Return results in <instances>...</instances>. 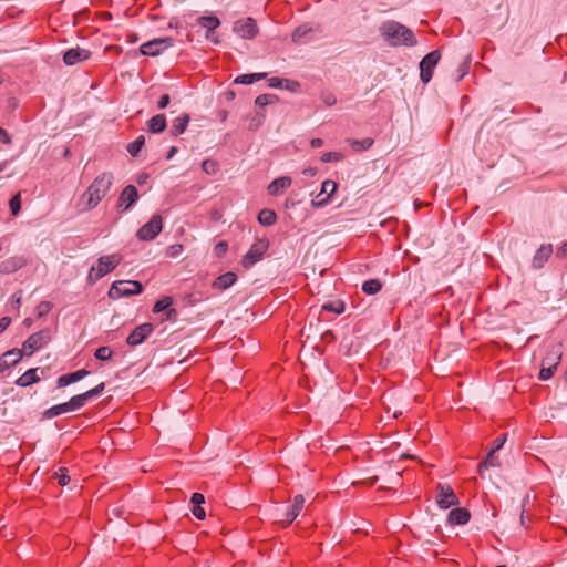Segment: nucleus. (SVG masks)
<instances>
[{"label":"nucleus","instance_id":"f257e3e1","mask_svg":"<svg viewBox=\"0 0 567 567\" xmlns=\"http://www.w3.org/2000/svg\"><path fill=\"white\" fill-rule=\"evenodd\" d=\"M113 178V174L110 172L97 175L80 198L79 206H81V210L86 212L95 208L109 193Z\"/></svg>","mask_w":567,"mask_h":567},{"label":"nucleus","instance_id":"f03ea898","mask_svg":"<svg viewBox=\"0 0 567 567\" xmlns=\"http://www.w3.org/2000/svg\"><path fill=\"white\" fill-rule=\"evenodd\" d=\"M380 32L384 40L394 47H413L417 42L413 31L396 21H386L382 23Z\"/></svg>","mask_w":567,"mask_h":567},{"label":"nucleus","instance_id":"7ed1b4c3","mask_svg":"<svg viewBox=\"0 0 567 567\" xmlns=\"http://www.w3.org/2000/svg\"><path fill=\"white\" fill-rule=\"evenodd\" d=\"M121 261H122V256L118 254H112V255H106V256L100 257L97 259V265L91 267V269L89 271L87 280L91 284H94L95 281H97L99 279L104 277L105 275L113 271L121 264Z\"/></svg>","mask_w":567,"mask_h":567},{"label":"nucleus","instance_id":"20e7f679","mask_svg":"<svg viewBox=\"0 0 567 567\" xmlns=\"http://www.w3.org/2000/svg\"><path fill=\"white\" fill-rule=\"evenodd\" d=\"M142 291L143 286L137 280H117L112 284L107 295L111 299H120L140 295Z\"/></svg>","mask_w":567,"mask_h":567},{"label":"nucleus","instance_id":"39448f33","mask_svg":"<svg viewBox=\"0 0 567 567\" xmlns=\"http://www.w3.org/2000/svg\"><path fill=\"white\" fill-rule=\"evenodd\" d=\"M269 248V240L266 238L257 239L246 255L241 259V265L245 268H250L259 260L262 259L264 255Z\"/></svg>","mask_w":567,"mask_h":567},{"label":"nucleus","instance_id":"423d86ee","mask_svg":"<svg viewBox=\"0 0 567 567\" xmlns=\"http://www.w3.org/2000/svg\"><path fill=\"white\" fill-rule=\"evenodd\" d=\"M163 229V218L161 215H153L151 219L143 225L136 233V237L142 241L153 240Z\"/></svg>","mask_w":567,"mask_h":567},{"label":"nucleus","instance_id":"0eeeda50","mask_svg":"<svg viewBox=\"0 0 567 567\" xmlns=\"http://www.w3.org/2000/svg\"><path fill=\"white\" fill-rule=\"evenodd\" d=\"M50 340V331L41 330L31 334L22 344V354L31 355L34 351L41 349Z\"/></svg>","mask_w":567,"mask_h":567},{"label":"nucleus","instance_id":"6e6552de","mask_svg":"<svg viewBox=\"0 0 567 567\" xmlns=\"http://www.w3.org/2000/svg\"><path fill=\"white\" fill-rule=\"evenodd\" d=\"M173 45L174 40L169 37L156 38L143 43L140 48V51L143 55L156 56Z\"/></svg>","mask_w":567,"mask_h":567},{"label":"nucleus","instance_id":"1a4fd4ad","mask_svg":"<svg viewBox=\"0 0 567 567\" xmlns=\"http://www.w3.org/2000/svg\"><path fill=\"white\" fill-rule=\"evenodd\" d=\"M441 59L439 50H434L426 54L420 62V78L422 82L429 83L433 76V70Z\"/></svg>","mask_w":567,"mask_h":567},{"label":"nucleus","instance_id":"9d476101","mask_svg":"<svg viewBox=\"0 0 567 567\" xmlns=\"http://www.w3.org/2000/svg\"><path fill=\"white\" fill-rule=\"evenodd\" d=\"M104 388H105L104 382H101L93 389H91L84 393L72 396L68 401L71 412L83 408L89 400L94 399V398L99 396L100 394H102V392L104 391Z\"/></svg>","mask_w":567,"mask_h":567},{"label":"nucleus","instance_id":"9b49d317","mask_svg":"<svg viewBox=\"0 0 567 567\" xmlns=\"http://www.w3.org/2000/svg\"><path fill=\"white\" fill-rule=\"evenodd\" d=\"M233 31L244 39H254L258 34V27L252 18L237 20Z\"/></svg>","mask_w":567,"mask_h":567},{"label":"nucleus","instance_id":"f8f14e48","mask_svg":"<svg viewBox=\"0 0 567 567\" xmlns=\"http://www.w3.org/2000/svg\"><path fill=\"white\" fill-rule=\"evenodd\" d=\"M154 331L152 323L145 322L137 326L126 338L128 346L135 347L143 343Z\"/></svg>","mask_w":567,"mask_h":567},{"label":"nucleus","instance_id":"ddd939ff","mask_svg":"<svg viewBox=\"0 0 567 567\" xmlns=\"http://www.w3.org/2000/svg\"><path fill=\"white\" fill-rule=\"evenodd\" d=\"M440 493L437 495V505L441 508H449L458 504V498L451 486L439 485Z\"/></svg>","mask_w":567,"mask_h":567},{"label":"nucleus","instance_id":"4468645a","mask_svg":"<svg viewBox=\"0 0 567 567\" xmlns=\"http://www.w3.org/2000/svg\"><path fill=\"white\" fill-rule=\"evenodd\" d=\"M138 199V192L134 185H127L120 194L117 207L123 210L130 209Z\"/></svg>","mask_w":567,"mask_h":567},{"label":"nucleus","instance_id":"2eb2a0df","mask_svg":"<svg viewBox=\"0 0 567 567\" xmlns=\"http://www.w3.org/2000/svg\"><path fill=\"white\" fill-rule=\"evenodd\" d=\"M90 56L91 52L89 50L76 47L69 49L64 53L63 61L66 65H74L79 62L87 60Z\"/></svg>","mask_w":567,"mask_h":567},{"label":"nucleus","instance_id":"dca6fc26","mask_svg":"<svg viewBox=\"0 0 567 567\" xmlns=\"http://www.w3.org/2000/svg\"><path fill=\"white\" fill-rule=\"evenodd\" d=\"M23 354L20 349H11L4 352L0 357V373H3L11 367L16 365L21 359Z\"/></svg>","mask_w":567,"mask_h":567},{"label":"nucleus","instance_id":"f3484780","mask_svg":"<svg viewBox=\"0 0 567 567\" xmlns=\"http://www.w3.org/2000/svg\"><path fill=\"white\" fill-rule=\"evenodd\" d=\"M27 265V259L22 256H12L0 262V272L4 275L13 274Z\"/></svg>","mask_w":567,"mask_h":567},{"label":"nucleus","instance_id":"a211bd4d","mask_svg":"<svg viewBox=\"0 0 567 567\" xmlns=\"http://www.w3.org/2000/svg\"><path fill=\"white\" fill-rule=\"evenodd\" d=\"M305 505V497L301 494H298L293 497L292 504L289 509L285 514V519L282 520L286 526L290 525L301 513Z\"/></svg>","mask_w":567,"mask_h":567},{"label":"nucleus","instance_id":"6ab92c4d","mask_svg":"<svg viewBox=\"0 0 567 567\" xmlns=\"http://www.w3.org/2000/svg\"><path fill=\"white\" fill-rule=\"evenodd\" d=\"M337 183L331 181V179H327L322 183L321 185V192L320 194L318 195L321 196V195H326V197H323L322 199L316 202V200H312V206L313 207H322L324 205H327L331 198V196L334 194V192L337 190Z\"/></svg>","mask_w":567,"mask_h":567},{"label":"nucleus","instance_id":"aec40b11","mask_svg":"<svg viewBox=\"0 0 567 567\" xmlns=\"http://www.w3.org/2000/svg\"><path fill=\"white\" fill-rule=\"evenodd\" d=\"M89 374L90 371L85 369H81L72 373L62 374L61 377L58 378L56 384L59 388H63L84 379Z\"/></svg>","mask_w":567,"mask_h":567},{"label":"nucleus","instance_id":"412c9836","mask_svg":"<svg viewBox=\"0 0 567 567\" xmlns=\"http://www.w3.org/2000/svg\"><path fill=\"white\" fill-rule=\"evenodd\" d=\"M553 254V246L551 244H543L536 251L533 258V267L534 268H542L545 262L548 260L550 255Z\"/></svg>","mask_w":567,"mask_h":567},{"label":"nucleus","instance_id":"4be33fe9","mask_svg":"<svg viewBox=\"0 0 567 567\" xmlns=\"http://www.w3.org/2000/svg\"><path fill=\"white\" fill-rule=\"evenodd\" d=\"M237 280V275L233 271H228V272H225L220 276H218L212 287L213 289H217V290H225V289H228L229 287H231Z\"/></svg>","mask_w":567,"mask_h":567},{"label":"nucleus","instance_id":"5701e85b","mask_svg":"<svg viewBox=\"0 0 567 567\" xmlns=\"http://www.w3.org/2000/svg\"><path fill=\"white\" fill-rule=\"evenodd\" d=\"M172 303H173L172 297H164L155 302V305L153 307V312L159 313L162 311H166V313H165L166 320H171L173 318V316L176 315V310L171 308Z\"/></svg>","mask_w":567,"mask_h":567},{"label":"nucleus","instance_id":"b1692460","mask_svg":"<svg viewBox=\"0 0 567 567\" xmlns=\"http://www.w3.org/2000/svg\"><path fill=\"white\" fill-rule=\"evenodd\" d=\"M471 518L470 512L464 507H457L449 513V523L452 525L466 524Z\"/></svg>","mask_w":567,"mask_h":567},{"label":"nucleus","instance_id":"393cba45","mask_svg":"<svg viewBox=\"0 0 567 567\" xmlns=\"http://www.w3.org/2000/svg\"><path fill=\"white\" fill-rule=\"evenodd\" d=\"M292 181L288 176H282L274 179L269 186L268 192L272 196L279 195L284 189L288 188L291 185Z\"/></svg>","mask_w":567,"mask_h":567},{"label":"nucleus","instance_id":"a878e982","mask_svg":"<svg viewBox=\"0 0 567 567\" xmlns=\"http://www.w3.org/2000/svg\"><path fill=\"white\" fill-rule=\"evenodd\" d=\"M166 128V117L157 114L147 121V130L153 134L162 133Z\"/></svg>","mask_w":567,"mask_h":567},{"label":"nucleus","instance_id":"bb28decb","mask_svg":"<svg viewBox=\"0 0 567 567\" xmlns=\"http://www.w3.org/2000/svg\"><path fill=\"white\" fill-rule=\"evenodd\" d=\"M501 462L498 460V456L496 455V452L489 451L486 457L478 464V474L483 477L484 472L488 467H499Z\"/></svg>","mask_w":567,"mask_h":567},{"label":"nucleus","instance_id":"cd10ccee","mask_svg":"<svg viewBox=\"0 0 567 567\" xmlns=\"http://www.w3.org/2000/svg\"><path fill=\"white\" fill-rule=\"evenodd\" d=\"M189 120H190V117L188 114H183V115L176 117L173 121V125L171 128L172 135L177 136V135L183 134L188 126Z\"/></svg>","mask_w":567,"mask_h":567},{"label":"nucleus","instance_id":"c85d7f7f","mask_svg":"<svg viewBox=\"0 0 567 567\" xmlns=\"http://www.w3.org/2000/svg\"><path fill=\"white\" fill-rule=\"evenodd\" d=\"M197 23L208 33H213L220 25V20L216 16H202L197 19Z\"/></svg>","mask_w":567,"mask_h":567},{"label":"nucleus","instance_id":"c756f323","mask_svg":"<svg viewBox=\"0 0 567 567\" xmlns=\"http://www.w3.org/2000/svg\"><path fill=\"white\" fill-rule=\"evenodd\" d=\"M38 369H29L21 377L18 378L16 384L22 388L37 383L40 379L37 374Z\"/></svg>","mask_w":567,"mask_h":567},{"label":"nucleus","instance_id":"7c9ffc66","mask_svg":"<svg viewBox=\"0 0 567 567\" xmlns=\"http://www.w3.org/2000/svg\"><path fill=\"white\" fill-rule=\"evenodd\" d=\"M69 412H71L70 405L68 402H64V403L56 404V405H53V406L47 409L43 412V417L53 419V417H56L61 414L69 413Z\"/></svg>","mask_w":567,"mask_h":567},{"label":"nucleus","instance_id":"2f4dec72","mask_svg":"<svg viewBox=\"0 0 567 567\" xmlns=\"http://www.w3.org/2000/svg\"><path fill=\"white\" fill-rule=\"evenodd\" d=\"M258 221L262 226H271L277 221V215L274 210L265 208L259 212Z\"/></svg>","mask_w":567,"mask_h":567},{"label":"nucleus","instance_id":"473e14b6","mask_svg":"<svg viewBox=\"0 0 567 567\" xmlns=\"http://www.w3.org/2000/svg\"><path fill=\"white\" fill-rule=\"evenodd\" d=\"M382 288V282L379 279H369L362 284V291L367 295H375Z\"/></svg>","mask_w":567,"mask_h":567},{"label":"nucleus","instance_id":"72a5a7b5","mask_svg":"<svg viewBox=\"0 0 567 567\" xmlns=\"http://www.w3.org/2000/svg\"><path fill=\"white\" fill-rule=\"evenodd\" d=\"M144 144H145V136L140 135L133 142L127 144V147H126L127 152L130 153L131 156L136 157L138 155L140 151L142 150V147L144 146Z\"/></svg>","mask_w":567,"mask_h":567},{"label":"nucleus","instance_id":"f704fd0d","mask_svg":"<svg viewBox=\"0 0 567 567\" xmlns=\"http://www.w3.org/2000/svg\"><path fill=\"white\" fill-rule=\"evenodd\" d=\"M311 32H312V29L310 27H308L306 24L300 25L295 29V31L292 33V41L295 43H302L303 40L307 38V35Z\"/></svg>","mask_w":567,"mask_h":567},{"label":"nucleus","instance_id":"c9c22d12","mask_svg":"<svg viewBox=\"0 0 567 567\" xmlns=\"http://www.w3.org/2000/svg\"><path fill=\"white\" fill-rule=\"evenodd\" d=\"M321 310L340 315L344 311V302L341 300L329 301L322 305Z\"/></svg>","mask_w":567,"mask_h":567},{"label":"nucleus","instance_id":"e433bc0d","mask_svg":"<svg viewBox=\"0 0 567 567\" xmlns=\"http://www.w3.org/2000/svg\"><path fill=\"white\" fill-rule=\"evenodd\" d=\"M266 76V73H251V74H243L235 79V83L238 84H252L256 81H259Z\"/></svg>","mask_w":567,"mask_h":567},{"label":"nucleus","instance_id":"4c0bfd02","mask_svg":"<svg viewBox=\"0 0 567 567\" xmlns=\"http://www.w3.org/2000/svg\"><path fill=\"white\" fill-rule=\"evenodd\" d=\"M372 144H373V140L370 137H367L363 140H351L350 141V145L355 151H365V150L370 148L372 146Z\"/></svg>","mask_w":567,"mask_h":567},{"label":"nucleus","instance_id":"58836bf2","mask_svg":"<svg viewBox=\"0 0 567 567\" xmlns=\"http://www.w3.org/2000/svg\"><path fill=\"white\" fill-rule=\"evenodd\" d=\"M113 355V351L110 347L103 346L95 350L94 357L100 361L110 360Z\"/></svg>","mask_w":567,"mask_h":567},{"label":"nucleus","instance_id":"ea45409f","mask_svg":"<svg viewBox=\"0 0 567 567\" xmlns=\"http://www.w3.org/2000/svg\"><path fill=\"white\" fill-rule=\"evenodd\" d=\"M278 99L274 94H260L256 97L255 104L259 107H264L268 104L276 102Z\"/></svg>","mask_w":567,"mask_h":567},{"label":"nucleus","instance_id":"a19ab883","mask_svg":"<svg viewBox=\"0 0 567 567\" xmlns=\"http://www.w3.org/2000/svg\"><path fill=\"white\" fill-rule=\"evenodd\" d=\"M202 168L205 173L214 175L218 171V163L214 159H205L202 164Z\"/></svg>","mask_w":567,"mask_h":567},{"label":"nucleus","instance_id":"79ce46f5","mask_svg":"<svg viewBox=\"0 0 567 567\" xmlns=\"http://www.w3.org/2000/svg\"><path fill=\"white\" fill-rule=\"evenodd\" d=\"M52 309V303L50 301H41L37 308L35 313L39 318L47 316Z\"/></svg>","mask_w":567,"mask_h":567},{"label":"nucleus","instance_id":"37998d69","mask_svg":"<svg viewBox=\"0 0 567 567\" xmlns=\"http://www.w3.org/2000/svg\"><path fill=\"white\" fill-rule=\"evenodd\" d=\"M54 476L61 486H65L70 483V476L68 474V468L65 467H60L59 472H56Z\"/></svg>","mask_w":567,"mask_h":567},{"label":"nucleus","instance_id":"c03bdc74","mask_svg":"<svg viewBox=\"0 0 567 567\" xmlns=\"http://www.w3.org/2000/svg\"><path fill=\"white\" fill-rule=\"evenodd\" d=\"M9 207H10V210H11V214L13 216H17L21 209V198H20V194H17L14 195L10 200H9Z\"/></svg>","mask_w":567,"mask_h":567},{"label":"nucleus","instance_id":"a18cd8bd","mask_svg":"<svg viewBox=\"0 0 567 567\" xmlns=\"http://www.w3.org/2000/svg\"><path fill=\"white\" fill-rule=\"evenodd\" d=\"M184 250L183 245L181 244H174L167 247L166 249V256L169 258H176L178 257Z\"/></svg>","mask_w":567,"mask_h":567},{"label":"nucleus","instance_id":"49530a36","mask_svg":"<svg viewBox=\"0 0 567 567\" xmlns=\"http://www.w3.org/2000/svg\"><path fill=\"white\" fill-rule=\"evenodd\" d=\"M342 158L343 155L338 152H327L321 156L323 163L340 162Z\"/></svg>","mask_w":567,"mask_h":567},{"label":"nucleus","instance_id":"de8ad7c7","mask_svg":"<svg viewBox=\"0 0 567 567\" xmlns=\"http://www.w3.org/2000/svg\"><path fill=\"white\" fill-rule=\"evenodd\" d=\"M556 365L557 364H553V365L547 367V368L542 367V369L539 371L538 378L540 380H543V381L550 379L553 377V374H554V371L556 370Z\"/></svg>","mask_w":567,"mask_h":567},{"label":"nucleus","instance_id":"09e8293b","mask_svg":"<svg viewBox=\"0 0 567 567\" xmlns=\"http://www.w3.org/2000/svg\"><path fill=\"white\" fill-rule=\"evenodd\" d=\"M284 82L292 83L293 85H298L297 82L289 81V80H284V79H280V78H271V79H269L268 84H269L270 87H281Z\"/></svg>","mask_w":567,"mask_h":567},{"label":"nucleus","instance_id":"8fccbe9b","mask_svg":"<svg viewBox=\"0 0 567 567\" xmlns=\"http://www.w3.org/2000/svg\"><path fill=\"white\" fill-rule=\"evenodd\" d=\"M506 436L507 434H502L497 436L493 442V447L491 451L497 452L498 450H501L506 441Z\"/></svg>","mask_w":567,"mask_h":567},{"label":"nucleus","instance_id":"3c124183","mask_svg":"<svg viewBox=\"0 0 567 567\" xmlns=\"http://www.w3.org/2000/svg\"><path fill=\"white\" fill-rule=\"evenodd\" d=\"M322 101L324 102V104L327 106H332L337 103V99L333 94L331 93H324L322 94Z\"/></svg>","mask_w":567,"mask_h":567},{"label":"nucleus","instance_id":"603ef678","mask_svg":"<svg viewBox=\"0 0 567 567\" xmlns=\"http://www.w3.org/2000/svg\"><path fill=\"white\" fill-rule=\"evenodd\" d=\"M190 502L193 503L194 506L202 505L205 503V497L200 493H194L192 495Z\"/></svg>","mask_w":567,"mask_h":567},{"label":"nucleus","instance_id":"864d4df0","mask_svg":"<svg viewBox=\"0 0 567 567\" xmlns=\"http://www.w3.org/2000/svg\"><path fill=\"white\" fill-rule=\"evenodd\" d=\"M193 515L197 519H204L206 517V513H205L204 508L202 507V505H197V506L193 507Z\"/></svg>","mask_w":567,"mask_h":567},{"label":"nucleus","instance_id":"5fc2aeb1","mask_svg":"<svg viewBox=\"0 0 567 567\" xmlns=\"http://www.w3.org/2000/svg\"><path fill=\"white\" fill-rule=\"evenodd\" d=\"M529 503V495H526L522 502V513H520V524L522 526H526V519H525V507Z\"/></svg>","mask_w":567,"mask_h":567},{"label":"nucleus","instance_id":"6e6d98bb","mask_svg":"<svg viewBox=\"0 0 567 567\" xmlns=\"http://www.w3.org/2000/svg\"><path fill=\"white\" fill-rule=\"evenodd\" d=\"M169 101H171V97L168 94H164L161 96L158 103H157V107L159 110H164L165 107H167V105L169 104Z\"/></svg>","mask_w":567,"mask_h":567},{"label":"nucleus","instance_id":"4d7b16f0","mask_svg":"<svg viewBox=\"0 0 567 567\" xmlns=\"http://www.w3.org/2000/svg\"><path fill=\"white\" fill-rule=\"evenodd\" d=\"M0 142L4 143V144H8V145L12 143V140H11L10 135L2 127H0Z\"/></svg>","mask_w":567,"mask_h":567},{"label":"nucleus","instance_id":"13d9d810","mask_svg":"<svg viewBox=\"0 0 567 567\" xmlns=\"http://www.w3.org/2000/svg\"><path fill=\"white\" fill-rule=\"evenodd\" d=\"M556 257H558V258L567 257V241H565L560 247L557 248Z\"/></svg>","mask_w":567,"mask_h":567},{"label":"nucleus","instance_id":"bf43d9fd","mask_svg":"<svg viewBox=\"0 0 567 567\" xmlns=\"http://www.w3.org/2000/svg\"><path fill=\"white\" fill-rule=\"evenodd\" d=\"M216 251L218 255H221V254H225L228 249V245L226 241H219L216 247H215Z\"/></svg>","mask_w":567,"mask_h":567},{"label":"nucleus","instance_id":"052dcab7","mask_svg":"<svg viewBox=\"0 0 567 567\" xmlns=\"http://www.w3.org/2000/svg\"><path fill=\"white\" fill-rule=\"evenodd\" d=\"M11 323V319L9 317H2L0 319V332H3Z\"/></svg>","mask_w":567,"mask_h":567},{"label":"nucleus","instance_id":"680f3d73","mask_svg":"<svg viewBox=\"0 0 567 567\" xmlns=\"http://www.w3.org/2000/svg\"><path fill=\"white\" fill-rule=\"evenodd\" d=\"M12 299H13V305L14 307L19 308L21 306V291L19 292H16L13 296H12Z\"/></svg>","mask_w":567,"mask_h":567},{"label":"nucleus","instance_id":"e2e57ef3","mask_svg":"<svg viewBox=\"0 0 567 567\" xmlns=\"http://www.w3.org/2000/svg\"><path fill=\"white\" fill-rule=\"evenodd\" d=\"M310 145L313 148H319V147H321L323 145V140L319 138V137L312 138L311 142H310Z\"/></svg>","mask_w":567,"mask_h":567},{"label":"nucleus","instance_id":"0e129e2a","mask_svg":"<svg viewBox=\"0 0 567 567\" xmlns=\"http://www.w3.org/2000/svg\"><path fill=\"white\" fill-rule=\"evenodd\" d=\"M206 39L212 41L215 44L219 43L218 38L215 35V31L213 33H208V31H206Z\"/></svg>","mask_w":567,"mask_h":567},{"label":"nucleus","instance_id":"69168bd1","mask_svg":"<svg viewBox=\"0 0 567 567\" xmlns=\"http://www.w3.org/2000/svg\"><path fill=\"white\" fill-rule=\"evenodd\" d=\"M302 173H303L305 175H307V176H315V175H316V173H317V169H316V168H313V167H309V168L303 169V172H302Z\"/></svg>","mask_w":567,"mask_h":567},{"label":"nucleus","instance_id":"338daca9","mask_svg":"<svg viewBox=\"0 0 567 567\" xmlns=\"http://www.w3.org/2000/svg\"><path fill=\"white\" fill-rule=\"evenodd\" d=\"M177 151H178V150H177V147H176V146H172V147L169 148L168 153H167L166 158H167V159H171V158H172V157L177 153Z\"/></svg>","mask_w":567,"mask_h":567},{"label":"nucleus","instance_id":"774afa93","mask_svg":"<svg viewBox=\"0 0 567 567\" xmlns=\"http://www.w3.org/2000/svg\"><path fill=\"white\" fill-rule=\"evenodd\" d=\"M24 324H25L27 327H31V324H32V320H31L30 318H27V319L24 320Z\"/></svg>","mask_w":567,"mask_h":567}]
</instances>
